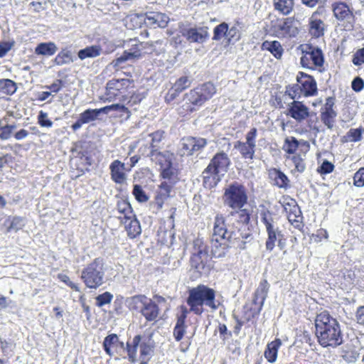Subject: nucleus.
Instances as JSON below:
<instances>
[{"mask_svg":"<svg viewBox=\"0 0 364 364\" xmlns=\"http://www.w3.org/2000/svg\"><path fill=\"white\" fill-rule=\"evenodd\" d=\"M255 146L247 142L237 141L234 145V148L238 150L242 158L245 159H252L255 152Z\"/></svg>","mask_w":364,"mask_h":364,"instance_id":"c756f323","label":"nucleus"},{"mask_svg":"<svg viewBox=\"0 0 364 364\" xmlns=\"http://www.w3.org/2000/svg\"><path fill=\"white\" fill-rule=\"evenodd\" d=\"M269 178L271 181V183L279 188L287 189L290 187L288 177L279 169H269Z\"/></svg>","mask_w":364,"mask_h":364,"instance_id":"5701e85b","label":"nucleus"},{"mask_svg":"<svg viewBox=\"0 0 364 364\" xmlns=\"http://www.w3.org/2000/svg\"><path fill=\"white\" fill-rule=\"evenodd\" d=\"M169 21V18L165 14L160 12H151L146 14L145 23L154 28H165Z\"/></svg>","mask_w":364,"mask_h":364,"instance_id":"b1692460","label":"nucleus"},{"mask_svg":"<svg viewBox=\"0 0 364 364\" xmlns=\"http://www.w3.org/2000/svg\"><path fill=\"white\" fill-rule=\"evenodd\" d=\"M279 203L283 207L289 221L299 226L302 222L303 216L296 201L289 196H283Z\"/></svg>","mask_w":364,"mask_h":364,"instance_id":"f8f14e48","label":"nucleus"},{"mask_svg":"<svg viewBox=\"0 0 364 364\" xmlns=\"http://www.w3.org/2000/svg\"><path fill=\"white\" fill-rule=\"evenodd\" d=\"M227 227L225 218L221 214L215 217L213 233L210 246H208L202 239L197 238L193 241V247L191 264L200 274H208L213 265L209 260V255L215 258L224 257L228 252L230 245L225 237Z\"/></svg>","mask_w":364,"mask_h":364,"instance_id":"f257e3e1","label":"nucleus"},{"mask_svg":"<svg viewBox=\"0 0 364 364\" xmlns=\"http://www.w3.org/2000/svg\"><path fill=\"white\" fill-rule=\"evenodd\" d=\"M363 134V128L359 127L356 129H350L346 135L343 137V142H358L362 140V135Z\"/></svg>","mask_w":364,"mask_h":364,"instance_id":"37998d69","label":"nucleus"},{"mask_svg":"<svg viewBox=\"0 0 364 364\" xmlns=\"http://www.w3.org/2000/svg\"><path fill=\"white\" fill-rule=\"evenodd\" d=\"M228 31V23L223 22L215 27L213 30V39L215 41H220L223 37L226 38V33Z\"/></svg>","mask_w":364,"mask_h":364,"instance_id":"603ef678","label":"nucleus"},{"mask_svg":"<svg viewBox=\"0 0 364 364\" xmlns=\"http://www.w3.org/2000/svg\"><path fill=\"white\" fill-rule=\"evenodd\" d=\"M132 193L136 200L140 203H144L149 200V197L146 196L141 186L138 184L134 186Z\"/></svg>","mask_w":364,"mask_h":364,"instance_id":"5fc2aeb1","label":"nucleus"},{"mask_svg":"<svg viewBox=\"0 0 364 364\" xmlns=\"http://www.w3.org/2000/svg\"><path fill=\"white\" fill-rule=\"evenodd\" d=\"M191 84V80L187 76H183L178 78L174 85V89L178 91V92H181L186 88L189 87Z\"/></svg>","mask_w":364,"mask_h":364,"instance_id":"864d4df0","label":"nucleus"},{"mask_svg":"<svg viewBox=\"0 0 364 364\" xmlns=\"http://www.w3.org/2000/svg\"><path fill=\"white\" fill-rule=\"evenodd\" d=\"M139 358H151L154 354L155 342L152 338V333L148 336L140 335Z\"/></svg>","mask_w":364,"mask_h":364,"instance_id":"a211bd4d","label":"nucleus"},{"mask_svg":"<svg viewBox=\"0 0 364 364\" xmlns=\"http://www.w3.org/2000/svg\"><path fill=\"white\" fill-rule=\"evenodd\" d=\"M58 48L53 42L41 43L35 48V53L38 55L50 56L55 53Z\"/></svg>","mask_w":364,"mask_h":364,"instance_id":"c9c22d12","label":"nucleus"},{"mask_svg":"<svg viewBox=\"0 0 364 364\" xmlns=\"http://www.w3.org/2000/svg\"><path fill=\"white\" fill-rule=\"evenodd\" d=\"M119 343V337L115 333H112L106 336L103 341V348L105 353L109 356L113 355V351L112 350V348H117V345Z\"/></svg>","mask_w":364,"mask_h":364,"instance_id":"58836bf2","label":"nucleus"},{"mask_svg":"<svg viewBox=\"0 0 364 364\" xmlns=\"http://www.w3.org/2000/svg\"><path fill=\"white\" fill-rule=\"evenodd\" d=\"M309 26V33L313 37L319 38L323 35L325 24L321 19L315 18V14L310 18Z\"/></svg>","mask_w":364,"mask_h":364,"instance_id":"cd10ccee","label":"nucleus"},{"mask_svg":"<svg viewBox=\"0 0 364 364\" xmlns=\"http://www.w3.org/2000/svg\"><path fill=\"white\" fill-rule=\"evenodd\" d=\"M308 53L314 65L321 66L323 65V57L322 52L319 48H314Z\"/></svg>","mask_w":364,"mask_h":364,"instance_id":"8fccbe9b","label":"nucleus"},{"mask_svg":"<svg viewBox=\"0 0 364 364\" xmlns=\"http://www.w3.org/2000/svg\"><path fill=\"white\" fill-rule=\"evenodd\" d=\"M269 284L266 279H263L260 282L257 289L255 292L253 301L255 304L259 305V309H262L264 304L269 291Z\"/></svg>","mask_w":364,"mask_h":364,"instance_id":"a878e982","label":"nucleus"},{"mask_svg":"<svg viewBox=\"0 0 364 364\" xmlns=\"http://www.w3.org/2000/svg\"><path fill=\"white\" fill-rule=\"evenodd\" d=\"M103 266L102 259L96 258L82 270L80 277L87 288L97 289L104 283Z\"/></svg>","mask_w":364,"mask_h":364,"instance_id":"6e6552de","label":"nucleus"},{"mask_svg":"<svg viewBox=\"0 0 364 364\" xmlns=\"http://www.w3.org/2000/svg\"><path fill=\"white\" fill-rule=\"evenodd\" d=\"M224 204L231 209H240L247 203V188L242 183L235 181L224 189L223 196Z\"/></svg>","mask_w":364,"mask_h":364,"instance_id":"0eeeda50","label":"nucleus"},{"mask_svg":"<svg viewBox=\"0 0 364 364\" xmlns=\"http://www.w3.org/2000/svg\"><path fill=\"white\" fill-rule=\"evenodd\" d=\"M262 49L269 50L276 58L282 57L283 48L279 41H264L262 43Z\"/></svg>","mask_w":364,"mask_h":364,"instance_id":"ea45409f","label":"nucleus"},{"mask_svg":"<svg viewBox=\"0 0 364 364\" xmlns=\"http://www.w3.org/2000/svg\"><path fill=\"white\" fill-rule=\"evenodd\" d=\"M301 77L297 76V82L301 85L304 96H312L316 93V83L312 77L300 73Z\"/></svg>","mask_w":364,"mask_h":364,"instance_id":"6ab92c4d","label":"nucleus"},{"mask_svg":"<svg viewBox=\"0 0 364 364\" xmlns=\"http://www.w3.org/2000/svg\"><path fill=\"white\" fill-rule=\"evenodd\" d=\"M261 223H263L267 232L265 248L272 252L277 244L280 250L286 245V239L282 230L277 225V218L273 213L267 209H263L259 213Z\"/></svg>","mask_w":364,"mask_h":364,"instance_id":"20e7f679","label":"nucleus"},{"mask_svg":"<svg viewBox=\"0 0 364 364\" xmlns=\"http://www.w3.org/2000/svg\"><path fill=\"white\" fill-rule=\"evenodd\" d=\"M341 358L347 363H355L359 356V353L355 349L345 347L341 351Z\"/></svg>","mask_w":364,"mask_h":364,"instance_id":"c03bdc74","label":"nucleus"},{"mask_svg":"<svg viewBox=\"0 0 364 364\" xmlns=\"http://www.w3.org/2000/svg\"><path fill=\"white\" fill-rule=\"evenodd\" d=\"M117 210L119 213L118 218L121 220V222L125 220H129L133 216H134L132 208L129 203H128L127 201L122 200L118 202Z\"/></svg>","mask_w":364,"mask_h":364,"instance_id":"f704fd0d","label":"nucleus"},{"mask_svg":"<svg viewBox=\"0 0 364 364\" xmlns=\"http://www.w3.org/2000/svg\"><path fill=\"white\" fill-rule=\"evenodd\" d=\"M164 132L156 131L147 135V142L150 144V150L154 149L163 138Z\"/></svg>","mask_w":364,"mask_h":364,"instance_id":"09e8293b","label":"nucleus"},{"mask_svg":"<svg viewBox=\"0 0 364 364\" xmlns=\"http://www.w3.org/2000/svg\"><path fill=\"white\" fill-rule=\"evenodd\" d=\"M129 84V80L127 79H113L109 80L107 84V89L108 91L107 95H116L114 92H112V90L119 91L123 89L124 87H127Z\"/></svg>","mask_w":364,"mask_h":364,"instance_id":"a19ab883","label":"nucleus"},{"mask_svg":"<svg viewBox=\"0 0 364 364\" xmlns=\"http://www.w3.org/2000/svg\"><path fill=\"white\" fill-rule=\"evenodd\" d=\"M230 164V160L227 154L223 151L216 154L203 172L205 187L211 188L216 186L221 180L220 175L228 171Z\"/></svg>","mask_w":364,"mask_h":364,"instance_id":"39448f33","label":"nucleus"},{"mask_svg":"<svg viewBox=\"0 0 364 364\" xmlns=\"http://www.w3.org/2000/svg\"><path fill=\"white\" fill-rule=\"evenodd\" d=\"M282 345L280 339L277 338L274 341L267 344V348L264 351V357L269 363H274L277 358V353L279 347Z\"/></svg>","mask_w":364,"mask_h":364,"instance_id":"c85d7f7f","label":"nucleus"},{"mask_svg":"<svg viewBox=\"0 0 364 364\" xmlns=\"http://www.w3.org/2000/svg\"><path fill=\"white\" fill-rule=\"evenodd\" d=\"M269 31L277 38H292L299 33V30L291 18L272 20Z\"/></svg>","mask_w":364,"mask_h":364,"instance_id":"9d476101","label":"nucleus"},{"mask_svg":"<svg viewBox=\"0 0 364 364\" xmlns=\"http://www.w3.org/2000/svg\"><path fill=\"white\" fill-rule=\"evenodd\" d=\"M225 237L228 239L230 245H237L242 247V245L245 243V240H249L252 239V235L250 232H243L241 228H239L237 231L228 230L227 229V234Z\"/></svg>","mask_w":364,"mask_h":364,"instance_id":"aec40b11","label":"nucleus"},{"mask_svg":"<svg viewBox=\"0 0 364 364\" xmlns=\"http://www.w3.org/2000/svg\"><path fill=\"white\" fill-rule=\"evenodd\" d=\"M100 114H103L100 109H87L82 112L78 119L72 125L73 131L78 130L82 124L96 120Z\"/></svg>","mask_w":364,"mask_h":364,"instance_id":"f3484780","label":"nucleus"},{"mask_svg":"<svg viewBox=\"0 0 364 364\" xmlns=\"http://www.w3.org/2000/svg\"><path fill=\"white\" fill-rule=\"evenodd\" d=\"M289 114L296 122H301L310 115L309 109L302 102L294 100L288 109Z\"/></svg>","mask_w":364,"mask_h":364,"instance_id":"dca6fc26","label":"nucleus"},{"mask_svg":"<svg viewBox=\"0 0 364 364\" xmlns=\"http://www.w3.org/2000/svg\"><path fill=\"white\" fill-rule=\"evenodd\" d=\"M285 93L292 100L300 98L303 95L301 85L299 82L287 86Z\"/></svg>","mask_w":364,"mask_h":364,"instance_id":"de8ad7c7","label":"nucleus"},{"mask_svg":"<svg viewBox=\"0 0 364 364\" xmlns=\"http://www.w3.org/2000/svg\"><path fill=\"white\" fill-rule=\"evenodd\" d=\"M111 178L117 183H122L126 180L125 164L119 160L113 161L109 165Z\"/></svg>","mask_w":364,"mask_h":364,"instance_id":"412c9836","label":"nucleus"},{"mask_svg":"<svg viewBox=\"0 0 364 364\" xmlns=\"http://www.w3.org/2000/svg\"><path fill=\"white\" fill-rule=\"evenodd\" d=\"M17 86L15 82L10 79H0V93L12 95L16 92Z\"/></svg>","mask_w":364,"mask_h":364,"instance_id":"79ce46f5","label":"nucleus"},{"mask_svg":"<svg viewBox=\"0 0 364 364\" xmlns=\"http://www.w3.org/2000/svg\"><path fill=\"white\" fill-rule=\"evenodd\" d=\"M136 56V55H135L134 53L124 51L119 57L116 58L115 65H119L125 61L130 60Z\"/></svg>","mask_w":364,"mask_h":364,"instance_id":"0e129e2a","label":"nucleus"},{"mask_svg":"<svg viewBox=\"0 0 364 364\" xmlns=\"http://www.w3.org/2000/svg\"><path fill=\"white\" fill-rule=\"evenodd\" d=\"M38 123L42 127L50 128L53 126V122L48 119V114L42 110L38 113Z\"/></svg>","mask_w":364,"mask_h":364,"instance_id":"bf43d9fd","label":"nucleus"},{"mask_svg":"<svg viewBox=\"0 0 364 364\" xmlns=\"http://www.w3.org/2000/svg\"><path fill=\"white\" fill-rule=\"evenodd\" d=\"M181 34L190 43H203L208 38V32L205 27L183 28Z\"/></svg>","mask_w":364,"mask_h":364,"instance_id":"2eb2a0df","label":"nucleus"},{"mask_svg":"<svg viewBox=\"0 0 364 364\" xmlns=\"http://www.w3.org/2000/svg\"><path fill=\"white\" fill-rule=\"evenodd\" d=\"M215 291L214 289L200 284L188 290V296L186 299L190 311L196 315H200L204 311L203 305L212 309H216L215 304Z\"/></svg>","mask_w":364,"mask_h":364,"instance_id":"7ed1b4c3","label":"nucleus"},{"mask_svg":"<svg viewBox=\"0 0 364 364\" xmlns=\"http://www.w3.org/2000/svg\"><path fill=\"white\" fill-rule=\"evenodd\" d=\"M316 335L323 347L336 348L343 343V333L336 318L323 311L315 318Z\"/></svg>","mask_w":364,"mask_h":364,"instance_id":"f03ea898","label":"nucleus"},{"mask_svg":"<svg viewBox=\"0 0 364 364\" xmlns=\"http://www.w3.org/2000/svg\"><path fill=\"white\" fill-rule=\"evenodd\" d=\"M126 304L130 310L140 313L147 322L156 321L160 314L159 306L151 299L144 294L128 298Z\"/></svg>","mask_w":364,"mask_h":364,"instance_id":"423d86ee","label":"nucleus"},{"mask_svg":"<svg viewBox=\"0 0 364 364\" xmlns=\"http://www.w3.org/2000/svg\"><path fill=\"white\" fill-rule=\"evenodd\" d=\"M290 159L294 164L295 170L299 173H302L305 170L306 165L304 161V159L301 156V155H294Z\"/></svg>","mask_w":364,"mask_h":364,"instance_id":"4d7b16f0","label":"nucleus"},{"mask_svg":"<svg viewBox=\"0 0 364 364\" xmlns=\"http://www.w3.org/2000/svg\"><path fill=\"white\" fill-rule=\"evenodd\" d=\"M333 98L328 97L324 106L321 109V121L329 129L333 128L337 117V112L333 109Z\"/></svg>","mask_w":364,"mask_h":364,"instance_id":"4468645a","label":"nucleus"},{"mask_svg":"<svg viewBox=\"0 0 364 364\" xmlns=\"http://www.w3.org/2000/svg\"><path fill=\"white\" fill-rule=\"evenodd\" d=\"M240 38V33L238 28V25L235 24L229 28L228 26V31L226 33V39L228 43L236 42Z\"/></svg>","mask_w":364,"mask_h":364,"instance_id":"49530a36","label":"nucleus"},{"mask_svg":"<svg viewBox=\"0 0 364 364\" xmlns=\"http://www.w3.org/2000/svg\"><path fill=\"white\" fill-rule=\"evenodd\" d=\"M101 53V47L98 45H93L80 50L77 53V56L80 60H85L87 58H96L100 56Z\"/></svg>","mask_w":364,"mask_h":364,"instance_id":"473e14b6","label":"nucleus"},{"mask_svg":"<svg viewBox=\"0 0 364 364\" xmlns=\"http://www.w3.org/2000/svg\"><path fill=\"white\" fill-rule=\"evenodd\" d=\"M16 128L15 124H7L0 127V139L6 140L11 136L13 131Z\"/></svg>","mask_w":364,"mask_h":364,"instance_id":"13d9d810","label":"nucleus"},{"mask_svg":"<svg viewBox=\"0 0 364 364\" xmlns=\"http://www.w3.org/2000/svg\"><path fill=\"white\" fill-rule=\"evenodd\" d=\"M122 223L124 224L127 235L129 237L134 238L140 235L141 232V225L135 215L130 219L125 220Z\"/></svg>","mask_w":364,"mask_h":364,"instance_id":"bb28decb","label":"nucleus"},{"mask_svg":"<svg viewBox=\"0 0 364 364\" xmlns=\"http://www.w3.org/2000/svg\"><path fill=\"white\" fill-rule=\"evenodd\" d=\"M230 215L234 217L239 223L242 224V228L245 230L250 220V210L242 208L240 209H232Z\"/></svg>","mask_w":364,"mask_h":364,"instance_id":"7c9ffc66","label":"nucleus"},{"mask_svg":"<svg viewBox=\"0 0 364 364\" xmlns=\"http://www.w3.org/2000/svg\"><path fill=\"white\" fill-rule=\"evenodd\" d=\"M215 92L213 84L206 82L191 90L186 95V100L191 105L201 106L205 101L210 100Z\"/></svg>","mask_w":364,"mask_h":364,"instance_id":"9b49d317","label":"nucleus"},{"mask_svg":"<svg viewBox=\"0 0 364 364\" xmlns=\"http://www.w3.org/2000/svg\"><path fill=\"white\" fill-rule=\"evenodd\" d=\"M73 61L72 54L70 50H62L56 55L55 58V63L58 65H63L68 64Z\"/></svg>","mask_w":364,"mask_h":364,"instance_id":"a18cd8bd","label":"nucleus"},{"mask_svg":"<svg viewBox=\"0 0 364 364\" xmlns=\"http://www.w3.org/2000/svg\"><path fill=\"white\" fill-rule=\"evenodd\" d=\"M151 161L160 166L161 174L164 178L172 179L176 175V170L172 166L173 155L169 151L150 150L147 154Z\"/></svg>","mask_w":364,"mask_h":364,"instance_id":"1a4fd4ad","label":"nucleus"},{"mask_svg":"<svg viewBox=\"0 0 364 364\" xmlns=\"http://www.w3.org/2000/svg\"><path fill=\"white\" fill-rule=\"evenodd\" d=\"M294 0H274V9L283 15L289 14L294 8Z\"/></svg>","mask_w":364,"mask_h":364,"instance_id":"e433bc0d","label":"nucleus"},{"mask_svg":"<svg viewBox=\"0 0 364 364\" xmlns=\"http://www.w3.org/2000/svg\"><path fill=\"white\" fill-rule=\"evenodd\" d=\"M140 345V335H136L133 338L132 344L127 343L124 349H126L128 355V360L131 363H135L136 357V350L138 346Z\"/></svg>","mask_w":364,"mask_h":364,"instance_id":"4c0bfd02","label":"nucleus"},{"mask_svg":"<svg viewBox=\"0 0 364 364\" xmlns=\"http://www.w3.org/2000/svg\"><path fill=\"white\" fill-rule=\"evenodd\" d=\"M351 87L355 92H360L364 87V80L360 77H356L352 81Z\"/></svg>","mask_w":364,"mask_h":364,"instance_id":"774afa93","label":"nucleus"},{"mask_svg":"<svg viewBox=\"0 0 364 364\" xmlns=\"http://www.w3.org/2000/svg\"><path fill=\"white\" fill-rule=\"evenodd\" d=\"M331 9L334 16L338 21H348L353 16V12L346 3L336 1L332 4Z\"/></svg>","mask_w":364,"mask_h":364,"instance_id":"4be33fe9","label":"nucleus"},{"mask_svg":"<svg viewBox=\"0 0 364 364\" xmlns=\"http://www.w3.org/2000/svg\"><path fill=\"white\" fill-rule=\"evenodd\" d=\"M299 146H304L306 151L309 149V143L308 141L305 140L299 141L294 136H288L284 140L283 150L289 154H293Z\"/></svg>","mask_w":364,"mask_h":364,"instance_id":"393cba45","label":"nucleus"},{"mask_svg":"<svg viewBox=\"0 0 364 364\" xmlns=\"http://www.w3.org/2000/svg\"><path fill=\"white\" fill-rule=\"evenodd\" d=\"M186 331V326L185 323H181L180 321L176 322V324L175 326V328L173 329V336L175 339L177 341H181Z\"/></svg>","mask_w":364,"mask_h":364,"instance_id":"052dcab7","label":"nucleus"},{"mask_svg":"<svg viewBox=\"0 0 364 364\" xmlns=\"http://www.w3.org/2000/svg\"><path fill=\"white\" fill-rule=\"evenodd\" d=\"M353 183L355 186H364V167L360 168L354 175Z\"/></svg>","mask_w":364,"mask_h":364,"instance_id":"680f3d73","label":"nucleus"},{"mask_svg":"<svg viewBox=\"0 0 364 364\" xmlns=\"http://www.w3.org/2000/svg\"><path fill=\"white\" fill-rule=\"evenodd\" d=\"M112 299L113 295L111 293L106 291L102 294L98 295L95 298L96 305L99 307H102L105 304H109Z\"/></svg>","mask_w":364,"mask_h":364,"instance_id":"6e6d98bb","label":"nucleus"},{"mask_svg":"<svg viewBox=\"0 0 364 364\" xmlns=\"http://www.w3.org/2000/svg\"><path fill=\"white\" fill-rule=\"evenodd\" d=\"M25 219L19 216L9 217L4 223L7 232H17L21 230L25 226Z\"/></svg>","mask_w":364,"mask_h":364,"instance_id":"2f4dec72","label":"nucleus"},{"mask_svg":"<svg viewBox=\"0 0 364 364\" xmlns=\"http://www.w3.org/2000/svg\"><path fill=\"white\" fill-rule=\"evenodd\" d=\"M353 63L355 65L364 63V48L359 49L353 55Z\"/></svg>","mask_w":364,"mask_h":364,"instance_id":"69168bd1","label":"nucleus"},{"mask_svg":"<svg viewBox=\"0 0 364 364\" xmlns=\"http://www.w3.org/2000/svg\"><path fill=\"white\" fill-rule=\"evenodd\" d=\"M207 144V141L200 137H187L182 139L180 154L181 156H191L202 150Z\"/></svg>","mask_w":364,"mask_h":364,"instance_id":"ddd939ff","label":"nucleus"},{"mask_svg":"<svg viewBox=\"0 0 364 364\" xmlns=\"http://www.w3.org/2000/svg\"><path fill=\"white\" fill-rule=\"evenodd\" d=\"M136 56V55H135L134 53L124 51L119 57L116 58L115 65H119L125 61L130 60Z\"/></svg>","mask_w":364,"mask_h":364,"instance_id":"e2e57ef3","label":"nucleus"},{"mask_svg":"<svg viewBox=\"0 0 364 364\" xmlns=\"http://www.w3.org/2000/svg\"><path fill=\"white\" fill-rule=\"evenodd\" d=\"M101 111H102L103 114H108L111 111L126 113L127 114V117H129L130 114V112L129 111L128 108H127L124 105L119 104H113L112 105L105 106L101 108Z\"/></svg>","mask_w":364,"mask_h":364,"instance_id":"3c124183","label":"nucleus"},{"mask_svg":"<svg viewBox=\"0 0 364 364\" xmlns=\"http://www.w3.org/2000/svg\"><path fill=\"white\" fill-rule=\"evenodd\" d=\"M172 186L167 182H162L159 186L156 200L157 205L161 208L164 201L170 196Z\"/></svg>","mask_w":364,"mask_h":364,"instance_id":"72a5a7b5","label":"nucleus"},{"mask_svg":"<svg viewBox=\"0 0 364 364\" xmlns=\"http://www.w3.org/2000/svg\"><path fill=\"white\" fill-rule=\"evenodd\" d=\"M334 165L330 161L325 160L320 166V173L322 174H328L333 171Z\"/></svg>","mask_w":364,"mask_h":364,"instance_id":"338daca9","label":"nucleus"}]
</instances>
